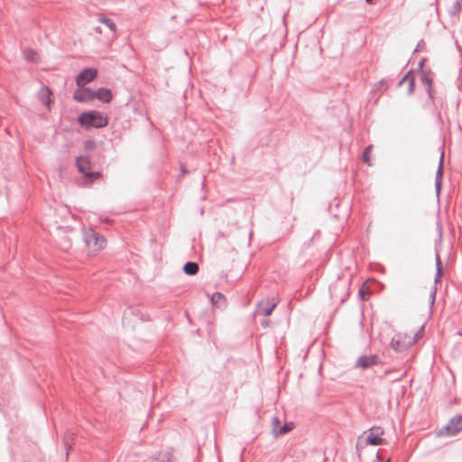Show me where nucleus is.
<instances>
[{"mask_svg": "<svg viewBox=\"0 0 462 462\" xmlns=\"http://www.w3.org/2000/svg\"><path fill=\"white\" fill-rule=\"evenodd\" d=\"M437 118H438V121L442 122V117H441L440 113L438 114Z\"/></svg>", "mask_w": 462, "mask_h": 462, "instance_id": "obj_36", "label": "nucleus"}, {"mask_svg": "<svg viewBox=\"0 0 462 462\" xmlns=\"http://www.w3.org/2000/svg\"><path fill=\"white\" fill-rule=\"evenodd\" d=\"M416 337H419V334H416L413 340H416Z\"/></svg>", "mask_w": 462, "mask_h": 462, "instance_id": "obj_42", "label": "nucleus"}, {"mask_svg": "<svg viewBox=\"0 0 462 462\" xmlns=\"http://www.w3.org/2000/svg\"><path fill=\"white\" fill-rule=\"evenodd\" d=\"M436 292H437V288L433 287L431 291H430L431 304H433L434 301H435Z\"/></svg>", "mask_w": 462, "mask_h": 462, "instance_id": "obj_30", "label": "nucleus"}, {"mask_svg": "<svg viewBox=\"0 0 462 462\" xmlns=\"http://www.w3.org/2000/svg\"><path fill=\"white\" fill-rule=\"evenodd\" d=\"M366 434L365 444L371 446H379L384 444L385 440L381 438L383 434V430L381 427H372L365 431Z\"/></svg>", "mask_w": 462, "mask_h": 462, "instance_id": "obj_5", "label": "nucleus"}, {"mask_svg": "<svg viewBox=\"0 0 462 462\" xmlns=\"http://www.w3.org/2000/svg\"><path fill=\"white\" fill-rule=\"evenodd\" d=\"M436 265L438 271V276L441 275V262L439 254H436Z\"/></svg>", "mask_w": 462, "mask_h": 462, "instance_id": "obj_26", "label": "nucleus"}, {"mask_svg": "<svg viewBox=\"0 0 462 462\" xmlns=\"http://www.w3.org/2000/svg\"><path fill=\"white\" fill-rule=\"evenodd\" d=\"M462 430V415L458 414L452 417L448 424L442 427L439 432V436H454Z\"/></svg>", "mask_w": 462, "mask_h": 462, "instance_id": "obj_4", "label": "nucleus"}, {"mask_svg": "<svg viewBox=\"0 0 462 462\" xmlns=\"http://www.w3.org/2000/svg\"><path fill=\"white\" fill-rule=\"evenodd\" d=\"M424 62H425V59H422L420 62H419V69H421L423 65H424Z\"/></svg>", "mask_w": 462, "mask_h": 462, "instance_id": "obj_34", "label": "nucleus"}, {"mask_svg": "<svg viewBox=\"0 0 462 462\" xmlns=\"http://www.w3.org/2000/svg\"><path fill=\"white\" fill-rule=\"evenodd\" d=\"M379 361V357L376 355L373 356H361L357 358L356 367H361L362 369H367Z\"/></svg>", "mask_w": 462, "mask_h": 462, "instance_id": "obj_8", "label": "nucleus"}, {"mask_svg": "<svg viewBox=\"0 0 462 462\" xmlns=\"http://www.w3.org/2000/svg\"><path fill=\"white\" fill-rule=\"evenodd\" d=\"M440 278V276H438V273H436V277H435V282H438L439 279Z\"/></svg>", "mask_w": 462, "mask_h": 462, "instance_id": "obj_38", "label": "nucleus"}, {"mask_svg": "<svg viewBox=\"0 0 462 462\" xmlns=\"http://www.w3.org/2000/svg\"><path fill=\"white\" fill-rule=\"evenodd\" d=\"M185 173H187V171L183 166H181V174H185Z\"/></svg>", "mask_w": 462, "mask_h": 462, "instance_id": "obj_37", "label": "nucleus"}, {"mask_svg": "<svg viewBox=\"0 0 462 462\" xmlns=\"http://www.w3.org/2000/svg\"><path fill=\"white\" fill-rule=\"evenodd\" d=\"M83 237L86 245L93 251H98L105 247L106 239L93 229L84 230Z\"/></svg>", "mask_w": 462, "mask_h": 462, "instance_id": "obj_3", "label": "nucleus"}, {"mask_svg": "<svg viewBox=\"0 0 462 462\" xmlns=\"http://www.w3.org/2000/svg\"><path fill=\"white\" fill-rule=\"evenodd\" d=\"M348 296V292L346 293L345 296H343L341 299H340V301L341 303H343L346 300V297Z\"/></svg>", "mask_w": 462, "mask_h": 462, "instance_id": "obj_35", "label": "nucleus"}, {"mask_svg": "<svg viewBox=\"0 0 462 462\" xmlns=\"http://www.w3.org/2000/svg\"><path fill=\"white\" fill-rule=\"evenodd\" d=\"M74 99L78 102H88L94 100V90L89 88H80L74 92Z\"/></svg>", "mask_w": 462, "mask_h": 462, "instance_id": "obj_7", "label": "nucleus"}, {"mask_svg": "<svg viewBox=\"0 0 462 462\" xmlns=\"http://www.w3.org/2000/svg\"><path fill=\"white\" fill-rule=\"evenodd\" d=\"M443 161H444V155L443 152L440 155L438 170L435 176V190L437 197H439L441 186H442V179H443Z\"/></svg>", "mask_w": 462, "mask_h": 462, "instance_id": "obj_10", "label": "nucleus"}, {"mask_svg": "<svg viewBox=\"0 0 462 462\" xmlns=\"http://www.w3.org/2000/svg\"><path fill=\"white\" fill-rule=\"evenodd\" d=\"M339 288L342 289L343 291H347L348 285L346 283H339V284H335V285L331 286L329 288V291H330V294H331L332 298L337 297V295H336L337 290Z\"/></svg>", "mask_w": 462, "mask_h": 462, "instance_id": "obj_17", "label": "nucleus"}, {"mask_svg": "<svg viewBox=\"0 0 462 462\" xmlns=\"http://www.w3.org/2000/svg\"><path fill=\"white\" fill-rule=\"evenodd\" d=\"M96 98L105 103H109L113 98V94L110 89L100 88L94 90V99Z\"/></svg>", "mask_w": 462, "mask_h": 462, "instance_id": "obj_11", "label": "nucleus"}, {"mask_svg": "<svg viewBox=\"0 0 462 462\" xmlns=\"http://www.w3.org/2000/svg\"><path fill=\"white\" fill-rule=\"evenodd\" d=\"M385 83L384 79L380 80L378 83H376L375 88H379L381 86H383Z\"/></svg>", "mask_w": 462, "mask_h": 462, "instance_id": "obj_33", "label": "nucleus"}, {"mask_svg": "<svg viewBox=\"0 0 462 462\" xmlns=\"http://www.w3.org/2000/svg\"><path fill=\"white\" fill-rule=\"evenodd\" d=\"M462 9V5L461 4L456 0V2H454L452 7H451V10L449 11V14L451 15H456Z\"/></svg>", "mask_w": 462, "mask_h": 462, "instance_id": "obj_22", "label": "nucleus"}, {"mask_svg": "<svg viewBox=\"0 0 462 462\" xmlns=\"http://www.w3.org/2000/svg\"><path fill=\"white\" fill-rule=\"evenodd\" d=\"M368 291L365 290V288H360L358 291V296L361 300H365L367 299Z\"/></svg>", "mask_w": 462, "mask_h": 462, "instance_id": "obj_24", "label": "nucleus"}, {"mask_svg": "<svg viewBox=\"0 0 462 462\" xmlns=\"http://www.w3.org/2000/svg\"><path fill=\"white\" fill-rule=\"evenodd\" d=\"M427 94H428V97H429V98L430 100L434 99L435 91H434V89L432 88V85L427 87Z\"/></svg>", "mask_w": 462, "mask_h": 462, "instance_id": "obj_28", "label": "nucleus"}, {"mask_svg": "<svg viewBox=\"0 0 462 462\" xmlns=\"http://www.w3.org/2000/svg\"><path fill=\"white\" fill-rule=\"evenodd\" d=\"M391 346L396 352H402L406 348L405 344L396 337H393Z\"/></svg>", "mask_w": 462, "mask_h": 462, "instance_id": "obj_15", "label": "nucleus"}, {"mask_svg": "<svg viewBox=\"0 0 462 462\" xmlns=\"http://www.w3.org/2000/svg\"><path fill=\"white\" fill-rule=\"evenodd\" d=\"M97 76V70L94 68L84 69L76 78V83L79 87L91 82Z\"/></svg>", "mask_w": 462, "mask_h": 462, "instance_id": "obj_6", "label": "nucleus"}, {"mask_svg": "<svg viewBox=\"0 0 462 462\" xmlns=\"http://www.w3.org/2000/svg\"><path fill=\"white\" fill-rule=\"evenodd\" d=\"M407 81H408V94L411 95V94H413L414 88H415V79L412 74L410 75V79Z\"/></svg>", "mask_w": 462, "mask_h": 462, "instance_id": "obj_23", "label": "nucleus"}, {"mask_svg": "<svg viewBox=\"0 0 462 462\" xmlns=\"http://www.w3.org/2000/svg\"><path fill=\"white\" fill-rule=\"evenodd\" d=\"M362 448V447L360 446V444H359V443H357V444H356V449H359V448Z\"/></svg>", "mask_w": 462, "mask_h": 462, "instance_id": "obj_40", "label": "nucleus"}, {"mask_svg": "<svg viewBox=\"0 0 462 462\" xmlns=\"http://www.w3.org/2000/svg\"><path fill=\"white\" fill-rule=\"evenodd\" d=\"M23 58L31 62H38L39 60V54L36 51L32 49H25L23 51Z\"/></svg>", "mask_w": 462, "mask_h": 462, "instance_id": "obj_14", "label": "nucleus"}, {"mask_svg": "<svg viewBox=\"0 0 462 462\" xmlns=\"http://www.w3.org/2000/svg\"><path fill=\"white\" fill-rule=\"evenodd\" d=\"M292 430L291 423H285L273 433L275 436L284 435Z\"/></svg>", "mask_w": 462, "mask_h": 462, "instance_id": "obj_18", "label": "nucleus"}, {"mask_svg": "<svg viewBox=\"0 0 462 462\" xmlns=\"http://www.w3.org/2000/svg\"><path fill=\"white\" fill-rule=\"evenodd\" d=\"M79 122L87 128H102L108 124V120L100 112L93 110L82 113L79 116Z\"/></svg>", "mask_w": 462, "mask_h": 462, "instance_id": "obj_1", "label": "nucleus"}, {"mask_svg": "<svg viewBox=\"0 0 462 462\" xmlns=\"http://www.w3.org/2000/svg\"><path fill=\"white\" fill-rule=\"evenodd\" d=\"M208 296L209 297V300H210L211 306L213 308H216V309H218L221 310L226 309L227 303H226V299L223 293L217 291V292H214L211 295L208 294Z\"/></svg>", "mask_w": 462, "mask_h": 462, "instance_id": "obj_9", "label": "nucleus"}, {"mask_svg": "<svg viewBox=\"0 0 462 462\" xmlns=\"http://www.w3.org/2000/svg\"><path fill=\"white\" fill-rule=\"evenodd\" d=\"M199 270V266L195 262H187L183 266V271L188 275H194Z\"/></svg>", "mask_w": 462, "mask_h": 462, "instance_id": "obj_13", "label": "nucleus"}, {"mask_svg": "<svg viewBox=\"0 0 462 462\" xmlns=\"http://www.w3.org/2000/svg\"><path fill=\"white\" fill-rule=\"evenodd\" d=\"M269 323H270V321H269L268 319H263V320L261 321V325H262V327H263V328L268 327V326H269Z\"/></svg>", "mask_w": 462, "mask_h": 462, "instance_id": "obj_32", "label": "nucleus"}, {"mask_svg": "<svg viewBox=\"0 0 462 462\" xmlns=\"http://www.w3.org/2000/svg\"><path fill=\"white\" fill-rule=\"evenodd\" d=\"M420 81L427 87L432 85V79L430 78V74L424 70H421L420 72Z\"/></svg>", "mask_w": 462, "mask_h": 462, "instance_id": "obj_20", "label": "nucleus"}, {"mask_svg": "<svg viewBox=\"0 0 462 462\" xmlns=\"http://www.w3.org/2000/svg\"><path fill=\"white\" fill-rule=\"evenodd\" d=\"M412 74V70H409L402 79L399 81L398 86L402 85L405 81H407L410 79V75Z\"/></svg>", "mask_w": 462, "mask_h": 462, "instance_id": "obj_29", "label": "nucleus"}, {"mask_svg": "<svg viewBox=\"0 0 462 462\" xmlns=\"http://www.w3.org/2000/svg\"><path fill=\"white\" fill-rule=\"evenodd\" d=\"M39 99L45 105L49 106L51 103V91L48 87H43L39 91Z\"/></svg>", "mask_w": 462, "mask_h": 462, "instance_id": "obj_12", "label": "nucleus"}, {"mask_svg": "<svg viewBox=\"0 0 462 462\" xmlns=\"http://www.w3.org/2000/svg\"><path fill=\"white\" fill-rule=\"evenodd\" d=\"M95 31H96V32H101V29H100L99 27H96V28H95Z\"/></svg>", "mask_w": 462, "mask_h": 462, "instance_id": "obj_39", "label": "nucleus"}, {"mask_svg": "<svg viewBox=\"0 0 462 462\" xmlns=\"http://www.w3.org/2000/svg\"><path fill=\"white\" fill-rule=\"evenodd\" d=\"M425 47V42L421 40L418 42L415 51L423 49Z\"/></svg>", "mask_w": 462, "mask_h": 462, "instance_id": "obj_31", "label": "nucleus"}, {"mask_svg": "<svg viewBox=\"0 0 462 462\" xmlns=\"http://www.w3.org/2000/svg\"><path fill=\"white\" fill-rule=\"evenodd\" d=\"M208 334L209 337H213L214 336V325L213 323L208 319V327H207Z\"/></svg>", "mask_w": 462, "mask_h": 462, "instance_id": "obj_25", "label": "nucleus"}, {"mask_svg": "<svg viewBox=\"0 0 462 462\" xmlns=\"http://www.w3.org/2000/svg\"><path fill=\"white\" fill-rule=\"evenodd\" d=\"M366 3L371 4L373 0H365Z\"/></svg>", "mask_w": 462, "mask_h": 462, "instance_id": "obj_41", "label": "nucleus"}, {"mask_svg": "<svg viewBox=\"0 0 462 462\" xmlns=\"http://www.w3.org/2000/svg\"><path fill=\"white\" fill-rule=\"evenodd\" d=\"M78 171L84 176V179L88 182H93L97 180L101 174L98 171H90L91 163L88 157L79 156L76 160Z\"/></svg>", "mask_w": 462, "mask_h": 462, "instance_id": "obj_2", "label": "nucleus"}, {"mask_svg": "<svg viewBox=\"0 0 462 462\" xmlns=\"http://www.w3.org/2000/svg\"><path fill=\"white\" fill-rule=\"evenodd\" d=\"M100 23L106 25L112 32H115L116 30V23L109 18H100Z\"/></svg>", "mask_w": 462, "mask_h": 462, "instance_id": "obj_19", "label": "nucleus"}, {"mask_svg": "<svg viewBox=\"0 0 462 462\" xmlns=\"http://www.w3.org/2000/svg\"><path fill=\"white\" fill-rule=\"evenodd\" d=\"M372 148H373L372 144L368 145L367 147L365 148L363 154H362V160L367 165H371L369 153H370Z\"/></svg>", "mask_w": 462, "mask_h": 462, "instance_id": "obj_21", "label": "nucleus"}, {"mask_svg": "<svg viewBox=\"0 0 462 462\" xmlns=\"http://www.w3.org/2000/svg\"><path fill=\"white\" fill-rule=\"evenodd\" d=\"M260 306H261V304L259 303L258 304L259 312L262 313L263 316L268 317L272 314V312L275 309L276 303L273 302L271 305L263 307V308H261Z\"/></svg>", "mask_w": 462, "mask_h": 462, "instance_id": "obj_16", "label": "nucleus"}, {"mask_svg": "<svg viewBox=\"0 0 462 462\" xmlns=\"http://www.w3.org/2000/svg\"><path fill=\"white\" fill-rule=\"evenodd\" d=\"M272 422H273V431L274 433L279 429L280 420L277 417H273L272 420Z\"/></svg>", "mask_w": 462, "mask_h": 462, "instance_id": "obj_27", "label": "nucleus"}]
</instances>
